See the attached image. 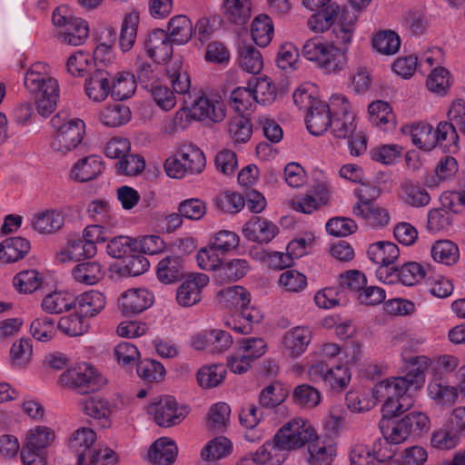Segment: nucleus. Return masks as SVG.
I'll use <instances>...</instances> for the list:
<instances>
[{
    "label": "nucleus",
    "mask_w": 465,
    "mask_h": 465,
    "mask_svg": "<svg viewBox=\"0 0 465 465\" xmlns=\"http://www.w3.org/2000/svg\"><path fill=\"white\" fill-rule=\"evenodd\" d=\"M302 5L311 11H317L307 22L311 30L323 32L332 27L336 42L348 45L355 31L357 15L331 0H302Z\"/></svg>",
    "instance_id": "f257e3e1"
},
{
    "label": "nucleus",
    "mask_w": 465,
    "mask_h": 465,
    "mask_svg": "<svg viewBox=\"0 0 465 465\" xmlns=\"http://www.w3.org/2000/svg\"><path fill=\"white\" fill-rule=\"evenodd\" d=\"M24 84L34 97L36 111L42 117H48L54 112L59 99V84L48 74L45 64H33L25 75Z\"/></svg>",
    "instance_id": "f03ea898"
},
{
    "label": "nucleus",
    "mask_w": 465,
    "mask_h": 465,
    "mask_svg": "<svg viewBox=\"0 0 465 465\" xmlns=\"http://www.w3.org/2000/svg\"><path fill=\"white\" fill-rule=\"evenodd\" d=\"M346 49L328 44L321 37L307 40L302 49V55L309 61L315 62L325 73H336L346 64Z\"/></svg>",
    "instance_id": "7ed1b4c3"
},
{
    "label": "nucleus",
    "mask_w": 465,
    "mask_h": 465,
    "mask_svg": "<svg viewBox=\"0 0 465 465\" xmlns=\"http://www.w3.org/2000/svg\"><path fill=\"white\" fill-rule=\"evenodd\" d=\"M408 390V381L403 378L391 377L375 386L374 395L378 401H384L383 411L395 417L408 411L411 405Z\"/></svg>",
    "instance_id": "20e7f679"
},
{
    "label": "nucleus",
    "mask_w": 465,
    "mask_h": 465,
    "mask_svg": "<svg viewBox=\"0 0 465 465\" xmlns=\"http://www.w3.org/2000/svg\"><path fill=\"white\" fill-rule=\"evenodd\" d=\"M316 435L313 426L306 420L298 418L283 425L274 435L275 445L282 450L302 447Z\"/></svg>",
    "instance_id": "39448f33"
},
{
    "label": "nucleus",
    "mask_w": 465,
    "mask_h": 465,
    "mask_svg": "<svg viewBox=\"0 0 465 465\" xmlns=\"http://www.w3.org/2000/svg\"><path fill=\"white\" fill-rule=\"evenodd\" d=\"M60 382L79 394L86 395L100 390L105 384V380L92 366L82 363L63 372Z\"/></svg>",
    "instance_id": "423d86ee"
},
{
    "label": "nucleus",
    "mask_w": 465,
    "mask_h": 465,
    "mask_svg": "<svg viewBox=\"0 0 465 465\" xmlns=\"http://www.w3.org/2000/svg\"><path fill=\"white\" fill-rule=\"evenodd\" d=\"M183 104L190 112V117L194 120L219 123L225 117L223 103L210 101L202 92L193 91V94L183 96Z\"/></svg>",
    "instance_id": "0eeeda50"
},
{
    "label": "nucleus",
    "mask_w": 465,
    "mask_h": 465,
    "mask_svg": "<svg viewBox=\"0 0 465 465\" xmlns=\"http://www.w3.org/2000/svg\"><path fill=\"white\" fill-rule=\"evenodd\" d=\"M338 105H341V108H335L329 130L333 137L337 139H346L356 130V124L354 123L355 116L353 113L350 111V104L345 96H331V106Z\"/></svg>",
    "instance_id": "6e6552de"
},
{
    "label": "nucleus",
    "mask_w": 465,
    "mask_h": 465,
    "mask_svg": "<svg viewBox=\"0 0 465 465\" xmlns=\"http://www.w3.org/2000/svg\"><path fill=\"white\" fill-rule=\"evenodd\" d=\"M148 412L153 415L154 421L161 427H171L179 424L187 415L186 407H178L175 399L164 396L148 408Z\"/></svg>",
    "instance_id": "1a4fd4ad"
},
{
    "label": "nucleus",
    "mask_w": 465,
    "mask_h": 465,
    "mask_svg": "<svg viewBox=\"0 0 465 465\" xmlns=\"http://www.w3.org/2000/svg\"><path fill=\"white\" fill-rule=\"evenodd\" d=\"M85 133L84 121L78 118L71 119V124L64 126L60 133H56L51 142V148L60 154H66L77 149Z\"/></svg>",
    "instance_id": "9d476101"
},
{
    "label": "nucleus",
    "mask_w": 465,
    "mask_h": 465,
    "mask_svg": "<svg viewBox=\"0 0 465 465\" xmlns=\"http://www.w3.org/2000/svg\"><path fill=\"white\" fill-rule=\"evenodd\" d=\"M173 44L168 34L163 29L149 32L144 39V48L154 62L166 63L173 55Z\"/></svg>",
    "instance_id": "9b49d317"
},
{
    "label": "nucleus",
    "mask_w": 465,
    "mask_h": 465,
    "mask_svg": "<svg viewBox=\"0 0 465 465\" xmlns=\"http://www.w3.org/2000/svg\"><path fill=\"white\" fill-rule=\"evenodd\" d=\"M424 277V268L415 262H406L400 268L394 266L391 272H387L386 269H381L380 272V280L389 284L401 282L403 285L411 286Z\"/></svg>",
    "instance_id": "f8f14e48"
},
{
    "label": "nucleus",
    "mask_w": 465,
    "mask_h": 465,
    "mask_svg": "<svg viewBox=\"0 0 465 465\" xmlns=\"http://www.w3.org/2000/svg\"><path fill=\"white\" fill-rule=\"evenodd\" d=\"M336 106H331L323 101L314 102L308 111L305 123L308 131L316 136L329 130Z\"/></svg>",
    "instance_id": "ddd939ff"
},
{
    "label": "nucleus",
    "mask_w": 465,
    "mask_h": 465,
    "mask_svg": "<svg viewBox=\"0 0 465 465\" xmlns=\"http://www.w3.org/2000/svg\"><path fill=\"white\" fill-rule=\"evenodd\" d=\"M79 406L85 415L96 420L100 427L111 426L113 405L105 398L100 395H87L79 401Z\"/></svg>",
    "instance_id": "4468645a"
},
{
    "label": "nucleus",
    "mask_w": 465,
    "mask_h": 465,
    "mask_svg": "<svg viewBox=\"0 0 465 465\" xmlns=\"http://www.w3.org/2000/svg\"><path fill=\"white\" fill-rule=\"evenodd\" d=\"M367 253L371 261L379 265L376 275L380 279L381 269H386L387 272H391L393 263L399 258L400 250L391 242H377L369 246Z\"/></svg>",
    "instance_id": "2eb2a0df"
},
{
    "label": "nucleus",
    "mask_w": 465,
    "mask_h": 465,
    "mask_svg": "<svg viewBox=\"0 0 465 465\" xmlns=\"http://www.w3.org/2000/svg\"><path fill=\"white\" fill-rule=\"evenodd\" d=\"M209 283V277L197 273L183 282L177 289L176 301L183 307H190L201 301L202 290Z\"/></svg>",
    "instance_id": "dca6fc26"
},
{
    "label": "nucleus",
    "mask_w": 465,
    "mask_h": 465,
    "mask_svg": "<svg viewBox=\"0 0 465 465\" xmlns=\"http://www.w3.org/2000/svg\"><path fill=\"white\" fill-rule=\"evenodd\" d=\"M153 302V294L146 289H131L119 299V307L124 315L138 314Z\"/></svg>",
    "instance_id": "f3484780"
},
{
    "label": "nucleus",
    "mask_w": 465,
    "mask_h": 465,
    "mask_svg": "<svg viewBox=\"0 0 465 465\" xmlns=\"http://www.w3.org/2000/svg\"><path fill=\"white\" fill-rule=\"evenodd\" d=\"M278 233V227L266 219L254 216L242 227V234L249 241L267 243Z\"/></svg>",
    "instance_id": "a211bd4d"
},
{
    "label": "nucleus",
    "mask_w": 465,
    "mask_h": 465,
    "mask_svg": "<svg viewBox=\"0 0 465 465\" xmlns=\"http://www.w3.org/2000/svg\"><path fill=\"white\" fill-rule=\"evenodd\" d=\"M311 340V330L308 327L297 326L285 332L282 346L290 357L297 358L306 351Z\"/></svg>",
    "instance_id": "6ab92c4d"
},
{
    "label": "nucleus",
    "mask_w": 465,
    "mask_h": 465,
    "mask_svg": "<svg viewBox=\"0 0 465 465\" xmlns=\"http://www.w3.org/2000/svg\"><path fill=\"white\" fill-rule=\"evenodd\" d=\"M84 92L94 102L105 100L111 94L109 73L102 68L94 69L93 74L85 79Z\"/></svg>",
    "instance_id": "aec40b11"
},
{
    "label": "nucleus",
    "mask_w": 465,
    "mask_h": 465,
    "mask_svg": "<svg viewBox=\"0 0 465 465\" xmlns=\"http://www.w3.org/2000/svg\"><path fill=\"white\" fill-rule=\"evenodd\" d=\"M307 461L310 465H331L336 457V448L317 434L307 445Z\"/></svg>",
    "instance_id": "412c9836"
},
{
    "label": "nucleus",
    "mask_w": 465,
    "mask_h": 465,
    "mask_svg": "<svg viewBox=\"0 0 465 465\" xmlns=\"http://www.w3.org/2000/svg\"><path fill=\"white\" fill-rule=\"evenodd\" d=\"M447 196L442 198L443 207L431 209L428 213L427 229L430 232H449L453 225V213L451 208L453 206L452 200L447 201Z\"/></svg>",
    "instance_id": "4be33fe9"
},
{
    "label": "nucleus",
    "mask_w": 465,
    "mask_h": 465,
    "mask_svg": "<svg viewBox=\"0 0 465 465\" xmlns=\"http://www.w3.org/2000/svg\"><path fill=\"white\" fill-rule=\"evenodd\" d=\"M177 456V447L168 438L156 440L150 447L147 460L153 465H172Z\"/></svg>",
    "instance_id": "5701e85b"
},
{
    "label": "nucleus",
    "mask_w": 465,
    "mask_h": 465,
    "mask_svg": "<svg viewBox=\"0 0 465 465\" xmlns=\"http://www.w3.org/2000/svg\"><path fill=\"white\" fill-rule=\"evenodd\" d=\"M64 223V212L49 209L35 213L32 220L33 228L42 234H50L59 231Z\"/></svg>",
    "instance_id": "b1692460"
},
{
    "label": "nucleus",
    "mask_w": 465,
    "mask_h": 465,
    "mask_svg": "<svg viewBox=\"0 0 465 465\" xmlns=\"http://www.w3.org/2000/svg\"><path fill=\"white\" fill-rule=\"evenodd\" d=\"M221 12L231 24L243 25L251 17L250 0H223Z\"/></svg>",
    "instance_id": "393cba45"
},
{
    "label": "nucleus",
    "mask_w": 465,
    "mask_h": 465,
    "mask_svg": "<svg viewBox=\"0 0 465 465\" xmlns=\"http://www.w3.org/2000/svg\"><path fill=\"white\" fill-rule=\"evenodd\" d=\"M30 248V242L25 238H7L0 243V262L10 263L17 262L29 252Z\"/></svg>",
    "instance_id": "a878e982"
},
{
    "label": "nucleus",
    "mask_w": 465,
    "mask_h": 465,
    "mask_svg": "<svg viewBox=\"0 0 465 465\" xmlns=\"http://www.w3.org/2000/svg\"><path fill=\"white\" fill-rule=\"evenodd\" d=\"M89 35L88 23L81 18L70 17L66 28L58 33V39L61 43L77 46L85 42Z\"/></svg>",
    "instance_id": "bb28decb"
},
{
    "label": "nucleus",
    "mask_w": 465,
    "mask_h": 465,
    "mask_svg": "<svg viewBox=\"0 0 465 465\" xmlns=\"http://www.w3.org/2000/svg\"><path fill=\"white\" fill-rule=\"evenodd\" d=\"M352 213L355 216L362 218L371 227L384 226L389 222L387 212L371 201L364 200V203L355 204Z\"/></svg>",
    "instance_id": "cd10ccee"
},
{
    "label": "nucleus",
    "mask_w": 465,
    "mask_h": 465,
    "mask_svg": "<svg viewBox=\"0 0 465 465\" xmlns=\"http://www.w3.org/2000/svg\"><path fill=\"white\" fill-rule=\"evenodd\" d=\"M95 440L96 433L90 428H80L73 433L69 447L76 458H79V463L82 460H87L86 456L92 452V446Z\"/></svg>",
    "instance_id": "c85d7f7f"
},
{
    "label": "nucleus",
    "mask_w": 465,
    "mask_h": 465,
    "mask_svg": "<svg viewBox=\"0 0 465 465\" xmlns=\"http://www.w3.org/2000/svg\"><path fill=\"white\" fill-rule=\"evenodd\" d=\"M176 156L186 168L188 174L200 173L205 166L203 153L193 144L182 145Z\"/></svg>",
    "instance_id": "c756f323"
},
{
    "label": "nucleus",
    "mask_w": 465,
    "mask_h": 465,
    "mask_svg": "<svg viewBox=\"0 0 465 465\" xmlns=\"http://www.w3.org/2000/svg\"><path fill=\"white\" fill-rule=\"evenodd\" d=\"M427 391L429 397L440 405L451 406L458 398L457 390L438 376H434L432 381H430Z\"/></svg>",
    "instance_id": "7c9ffc66"
},
{
    "label": "nucleus",
    "mask_w": 465,
    "mask_h": 465,
    "mask_svg": "<svg viewBox=\"0 0 465 465\" xmlns=\"http://www.w3.org/2000/svg\"><path fill=\"white\" fill-rule=\"evenodd\" d=\"M72 276L79 283L94 285L104 278V271L98 262L88 261L75 265Z\"/></svg>",
    "instance_id": "2f4dec72"
},
{
    "label": "nucleus",
    "mask_w": 465,
    "mask_h": 465,
    "mask_svg": "<svg viewBox=\"0 0 465 465\" xmlns=\"http://www.w3.org/2000/svg\"><path fill=\"white\" fill-rule=\"evenodd\" d=\"M434 138L437 139V146L442 148L450 153L458 152L459 135L457 134L456 124L453 121L440 122L434 130Z\"/></svg>",
    "instance_id": "473e14b6"
},
{
    "label": "nucleus",
    "mask_w": 465,
    "mask_h": 465,
    "mask_svg": "<svg viewBox=\"0 0 465 465\" xmlns=\"http://www.w3.org/2000/svg\"><path fill=\"white\" fill-rule=\"evenodd\" d=\"M249 268V262L245 259H232L222 263L214 278L220 283L236 282L246 275Z\"/></svg>",
    "instance_id": "72a5a7b5"
},
{
    "label": "nucleus",
    "mask_w": 465,
    "mask_h": 465,
    "mask_svg": "<svg viewBox=\"0 0 465 465\" xmlns=\"http://www.w3.org/2000/svg\"><path fill=\"white\" fill-rule=\"evenodd\" d=\"M97 252L96 246L87 243L83 238L71 239L66 248L57 254L60 262L80 260L93 257Z\"/></svg>",
    "instance_id": "f704fd0d"
},
{
    "label": "nucleus",
    "mask_w": 465,
    "mask_h": 465,
    "mask_svg": "<svg viewBox=\"0 0 465 465\" xmlns=\"http://www.w3.org/2000/svg\"><path fill=\"white\" fill-rule=\"evenodd\" d=\"M66 68L70 74L75 77L90 76L94 69H99L97 63L88 53L78 51L69 56Z\"/></svg>",
    "instance_id": "c9c22d12"
},
{
    "label": "nucleus",
    "mask_w": 465,
    "mask_h": 465,
    "mask_svg": "<svg viewBox=\"0 0 465 465\" xmlns=\"http://www.w3.org/2000/svg\"><path fill=\"white\" fill-rule=\"evenodd\" d=\"M102 172V162L95 156H86L74 165L72 176L77 182L85 183L96 178Z\"/></svg>",
    "instance_id": "e433bc0d"
},
{
    "label": "nucleus",
    "mask_w": 465,
    "mask_h": 465,
    "mask_svg": "<svg viewBox=\"0 0 465 465\" xmlns=\"http://www.w3.org/2000/svg\"><path fill=\"white\" fill-rule=\"evenodd\" d=\"M136 79L134 74L120 72L111 82V96L116 101L130 98L136 90Z\"/></svg>",
    "instance_id": "4c0bfd02"
},
{
    "label": "nucleus",
    "mask_w": 465,
    "mask_h": 465,
    "mask_svg": "<svg viewBox=\"0 0 465 465\" xmlns=\"http://www.w3.org/2000/svg\"><path fill=\"white\" fill-rule=\"evenodd\" d=\"M239 63L242 70L250 74H259L263 67L262 56L252 45L241 43L238 46Z\"/></svg>",
    "instance_id": "58836bf2"
},
{
    "label": "nucleus",
    "mask_w": 465,
    "mask_h": 465,
    "mask_svg": "<svg viewBox=\"0 0 465 465\" xmlns=\"http://www.w3.org/2000/svg\"><path fill=\"white\" fill-rule=\"evenodd\" d=\"M156 274L163 283L177 282L183 274L181 258L175 255L164 257L157 265Z\"/></svg>",
    "instance_id": "ea45409f"
},
{
    "label": "nucleus",
    "mask_w": 465,
    "mask_h": 465,
    "mask_svg": "<svg viewBox=\"0 0 465 465\" xmlns=\"http://www.w3.org/2000/svg\"><path fill=\"white\" fill-rule=\"evenodd\" d=\"M33 358V341L21 338L15 341L10 349V364L13 368L25 369Z\"/></svg>",
    "instance_id": "a19ab883"
},
{
    "label": "nucleus",
    "mask_w": 465,
    "mask_h": 465,
    "mask_svg": "<svg viewBox=\"0 0 465 465\" xmlns=\"http://www.w3.org/2000/svg\"><path fill=\"white\" fill-rule=\"evenodd\" d=\"M77 302L79 313L84 317H93L99 313L105 305L104 295L97 291L85 292L78 298Z\"/></svg>",
    "instance_id": "79ce46f5"
},
{
    "label": "nucleus",
    "mask_w": 465,
    "mask_h": 465,
    "mask_svg": "<svg viewBox=\"0 0 465 465\" xmlns=\"http://www.w3.org/2000/svg\"><path fill=\"white\" fill-rule=\"evenodd\" d=\"M411 142L423 151H430L437 146L433 127L427 123H416L410 127Z\"/></svg>",
    "instance_id": "37998d69"
},
{
    "label": "nucleus",
    "mask_w": 465,
    "mask_h": 465,
    "mask_svg": "<svg viewBox=\"0 0 465 465\" xmlns=\"http://www.w3.org/2000/svg\"><path fill=\"white\" fill-rule=\"evenodd\" d=\"M139 21V13L136 11H132L124 15L119 36V45L124 52L129 51L134 46Z\"/></svg>",
    "instance_id": "c03bdc74"
},
{
    "label": "nucleus",
    "mask_w": 465,
    "mask_h": 465,
    "mask_svg": "<svg viewBox=\"0 0 465 465\" xmlns=\"http://www.w3.org/2000/svg\"><path fill=\"white\" fill-rule=\"evenodd\" d=\"M430 364L427 356H415L410 358L406 366V374L402 377L408 381V388L411 386L420 387L425 381V370Z\"/></svg>",
    "instance_id": "a18cd8bd"
},
{
    "label": "nucleus",
    "mask_w": 465,
    "mask_h": 465,
    "mask_svg": "<svg viewBox=\"0 0 465 465\" xmlns=\"http://www.w3.org/2000/svg\"><path fill=\"white\" fill-rule=\"evenodd\" d=\"M169 37L176 45L186 44L193 35V25L185 15H175L168 23Z\"/></svg>",
    "instance_id": "49530a36"
},
{
    "label": "nucleus",
    "mask_w": 465,
    "mask_h": 465,
    "mask_svg": "<svg viewBox=\"0 0 465 465\" xmlns=\"http://www.w3.org/2000/svg\"><path fill=\"white\" fill-rule=\"evenodd\" d=\"M250 293L242 286H232L223 289L218 293V302L220 304L232 309L243 308L250 303Z\"/></svg>",
    "instance_id": "de8ad7c7"
},
{
    "label": "nucleus",
    "mask_w": 465,
    "mask_h": 465,
    "mask_svg": "<svg viewBox=\"0 0 465 465\" xmlns=\"http://www.w3.org/2000/svg\"><path fill=\"white\" fill-rule=\"evenodd\" d=\"M251 35L254 43L262 47L267 46L273 35V25L267 15H260L254 18L251 26Z\"/></svg>",
    "instance_id": "09e8293b"
},
{
    "label": "nucleus",
    "mask_w": 465,
    "mask_h": 465,
    "mask_svg": "<svg viewBox=\"0 0 465 465\" xmlns=\"http://www.w3.org/2000/svg\"><path fill=\"white\" fill-rule=\"evenodd\" d=\"M379 429L382 437H386L391 445L400 444L410 436V432L401 419L398 421H393L383 417L379 422Z\"/></svg>",
    "instance_id": "8fccbe9b"
},
{
    "label": "nucleus",
    "mask_w": 465,
    "mask_h": 465,
    "mask_svg": "<svg viewBox=\"0 0 465 465\" xmlns=\"http://www.w3.org/2000/svg\"><path fill=\"white\" fill-rule=\"evenodd\" d=\"M230 413V406L224 402L213 405L208 412L207 429L213 433L223 432L228 425Z\"/></svg>",
    "instance_id": "3c124183"
},
{
    "label": "nucleus",
    "mask_w": 465,
    "mask_h": 465,
    "mask_svg": "<svg viewBox=\"0 0 465 465\" xmlns=\"http://www.w3.org/2000/svg\"><path fill=\"white\" fill-rule=\"evenodd\" d=\"M74 302V298L65 292H53L45 295L42 301V309L51 314H59L69 311Z\"/></svg>",
    "instance_id": "603ef678"
},
{
    "label": "nucleus",
    "mask_w": 465,
    "mask_h": 465,
    "mask_svg": "<svg viewBox=\"0 0 465 465\" xmlns=\"http://www.w3.org/2000/svg\"><path fill=\"white\" fill-rule=\"evenodd\" d=\"M231 450L232 444L227 438L216 437L203 447L201 451V458L205 462H215L230 454Z\"/></svg>",
    "instance_id": "864d4df0"
},
{
    "label": "nucleus",
    "mask_w": 465,
    "mask_h": 465,
    "mask_svg": "<svg viewBox=\"0 0 465 465\" xmlns=\"http://www.w3.org/2000/svg\"><path fill=\"white\" fill-rule=\"evenodd\" d=\"M226 375V369L222 364L203 366L196 374L198 384L203 389H211L220 385Z\"/></svg>",
    "instance_id": "5fc2aeb1"
},
{
    "label": "nucleus",
    "mask_w": 465,
    "mask_h": 465,
    "mask_svg": "<svg viewBox=\"0 0 465 465\" xmlns=\"http://www.w3.org/2000/svg\"><path fill=\"white\" fill-rule=\"evenodd\" d=\"M288 393V390L282 383H271L260 392L259 403L263 408H275L286 400Z\"/></svg>",
    "instance_id": "6e6d98bb"
},
{
    "label": "nucleus",
    "mask_w": 465,
    "mask_h": 465,
    "mask_svg": "<svg viewBox=\"0 0 465 465\" xmlns=\"http://www.w3.org/2000/svg\"><path fill=\"white\" fill-rule=\"evenodd\" d=\"M431 256L438 262L452 265L459 260V248L451 241H438L431 247Z\"/></svg>",
    "instance_id": "4d7b16f0"
},
{
    "label": "nucleus",
    "mask_w": 465,
    "mask_h": 465,
    "mask_svg": "<svg viewBox=\"0 0 465 465\" xmlns=\"http://www.w3.org/2000/svg\"><path fill=\"white\" fill-rule=\"evenodd\" d=\"M401 46L399 35L391 30L381 31L372 39V47L381 54H396Z\"/></svg>",
    "instance_id": "13d9d810"
},
{
    "label": "nucleus",
    "mask_w": 465,
    "mask_h": 465,
    "mask_svg": "<svg viewBox=\"0 0 465 465\" xmlns=\"http://www.w3.org/2000/svg\"><path fill=\"white\" fill-rule=\"evenodd\" d=\"M99 118L105 126L118 127L131 119V111L127 106L117 104L104 108L100 113Z\"/></svg>",
    "instance_id": "bf43d9fd"
},
{
    "label": "nucleus",
    "mask_w": 465,
    "mask_h": 465,
    "mask_svg": "<svg viewBox=\"0 0 465 465\" xmlns=\"http://www.w3.org/2000/svg\"><path fill=\"white\" fill-rule=\"evenodd\" d=\"M329 199L328 192L322 190L317 193V196L305 194L301 197H296L291 201V206L293 210L303 213L310 214L318 210L322 205L327 203Z\"/></svg>",
    "instance_id": "052dcab7"
},
{
    "label": "nucleus",
    "mask_w": 465,
    "mask_h": 465,
    "mask_svg": "<svg viewBox=\"0 0 465 465\" xmlns=\"http://www.w3.org/2000/svg\"><path fill=\"white\" fill-rule=\"evenodd\" d=\"M404 201L416 208L423 207L429 204L430 197L425 188L419 184H414L411 181H405L401 183Z\"/></svg>",
    "instance_id": "680f3d73"
},
{
    "label": "nucleus",
    "mask_w": 465,
    "mask_h": 465,
    "mask_svg": "<svg viewBox=\"0 0 465 465\" xmlns=\"http://www.w3.org/2000/svg\"><path fill=\"white\" fill-rule=\"evenodd\" d=\"M294 403L302 408H314L321 401V394L317 389L309 384H301L292 392Z\"/></svg>",
    "instance_id": "e2e57ef3"
},
{
    "label": "nucleus",
    "mask_w": 465,
    "mask_h": 465,
    "mask_svg": "<svg viewBox=\"0 0 465 465\" xmlns=\"http://www.w3.org/2000/svg\"><path fill=\"white\" fill-rule=\"evenodd\" d=\"M227 130L234 143H245L251 139L252 126L247 118L238 115L230 121Z\"/></svg>",
    "instance_id": "0e129e2a"
},
{
    "label": "nucleus",
    "mask_w": 465,
    "mask_h": 465,
    "mask_svg": "<svg viewBox=\"0 0 465 465\" xmlns=\"http://www.w3.org/2000/svg\"><path fill=\"white\" fill-rule=\"evenodd\" d=\"M237 351L242 354L245 359L255 361L262 357L267 350V344L262 338L248 337L237 341Z\"/></svg>",
    "instance_id": "69168bd1"
},
{
    "label": "nucleus",
    "mask_w": 465,
    "mask_h": 465,
    "mask_svg": "<svg viewBox=\"0 0 465 465\" xmlns=\"http://www.w3.org/2000/svg\"><path fill=\"white\" fill-rule=\"evenodd\" d=\"M80 313H72L62 317L58 322V328L68 336L75 337L87 331L89 324Z\"/></svg>",
    "instance_id": "338daca9"
},
{
    "label": "nucleus",
    "mask_w": 465,
    "mask_h": 465,
    "mask_svg": "<svg viewBox=\"0 0 465 465\" xmlns=\"http://www.w3.org/2000/svg\"><path fill=\"white\" fill-rule=\"evenodd\" d=\"M368 111L370 114V121L373 125L383 127L386 124L394 122V114L391 105L383 101L372 102Z\"/></svg>",
    "instance_id": "774afa93"
}]
</instances>
